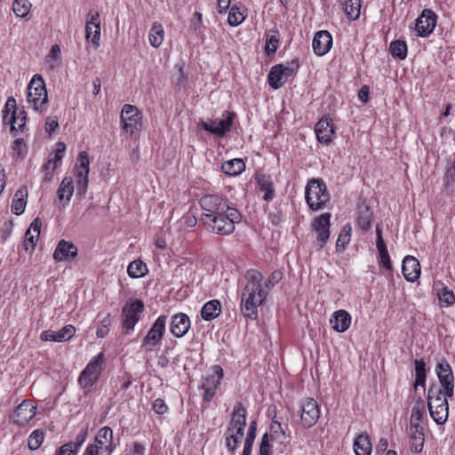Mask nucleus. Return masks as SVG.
<instances>
[{"instance_id": "nucleus-1", "label": "nucleus", "mask_w": 455, "mask_h": 455, "mask_svg": "<svg viewBox=\"0 0 455 455\" xmlns=\"http://www.w3.org/2000/svg\"><path fill=\"white\" fill-rule=\"evenodd\" d=\"M247 280L241 299V310L244 316L255 319L258 307L265 300L270 289L269 279L263 281V275L255 269H250L244 275Z\"/></svg>"}, {"instance_id": "nucleus-5", "label": "nucleus", "mask_w": 455, "mask_h": 455, "mask_svg": "<svg viewBox=\"0 0 455 455\" xmlns=\"http://www.w3.org/2000/svg\"><path fill=\"white\" fill-rule=\"evenodd\" d=\"M299 68L298 60H293L287 64H278L272 67L267 81L273 89L281 88L290 78L293 77Z\"/></svg>"}, {"instance_id": "nucleus-31", "label": "nucleus", "mask_w": 455, "mask_h": 455, "mask_svg": "<svg viewBox=\"0 0 455 455\" xmlns=\"http://www.w3.org/2000/svg\"><path fill=\"white\" fill-rule=\"evenodd\" d=\"M354 451L355 455H371L372 446L370 437L366 433L359 435L355 439Z\"/></svg>"}, {"instance_id": "nucleus-26", "label": "nucleus", "mask_w": 455, "mask_h": 455, "mask_svg": "<svg viewBox=\"0 0 455 455\" xmlns=\"http://www.w3.org/2000/svg\"><path fill=\"white\" fill-rule=\"evenodd\" d=\"M190 328L189 317L184 313H179L172 316L171 332L177 338L183 337Z\"/></svg>"}, {"instance_id": "nucleus-44", "label": "nucleus", "mask_w": 455, "mask_h": 455, "mask_svg": "<svg viewBox=\"0 0 455 455\" xmlns=\"http://www.w3.org/2000/svg\"><path fill=\"white\" fill-rule=\"evenodd\" d=\"M390 52L393 57L404 60L407 56V44L404 41L395 40L390 44Z\"/></svg>"}, {"instance_id": "nucleus-28", "label": "nucleus", "mask_w": 455, "mask_h": 455, "mask_svg": "<svg viewBox=\"0 0 455 455\" xmlns=\"http://www.w3.org/2000/svg\"><path fill=\"white\" fill-rule=\"evenodd\" d=\"M410 439L411 450L415 453H419L422 451L424 444V433L423 427L420 426H410Z\"/></svg>"}, {"instance_id": "nucleus-62", "label": "nucleus", "mask_w": 455, "mask_h": 455, "mask_svg": "<svg viewBox=\"0 0 455 455\" xmlns=\"http://www.w3.org/2000/svg\"><path fill=\"white\" fill-rule=\"evenodd\" d=\"M379 253V262L382 264L387 269L390 270L392 268L391 259L388 254V251H381Z\"/></svg>"}, {"instance_id": "nucleus-20", "label": "nucleus", "mask_w": 455, "mask_h": 455, "mask_svg": "<svg viewBox=\"0 0 455 455\" xmlns=\"http://www.w3.org/2000/svg\"><path fill=\"white\" fill-rule=\"evenodd\" d=\"M36 415V407L29 400H24L11 416L13 422L19 426H24Z\"/></svg>"}, {"instance_id": "nucleus-53", "label": "nucleus", "mask_w": 455, "mask_h": 455, "mask_svg": "<svg viewBox=\"0 0 455 455\" xmlns=\"http://www.w3.org/2000/svg\"><path fill=\"white\" fill-rule=\"evenodd\" d=\"M439 299L446 306H451L455 302V296L451 291L445 287L439 292Z\"/></svg>"}, {"instance_id": "nucleus-24", "label": "nucleus", "mask_w": 455, "mask_h": 455, "mask_svg": "<svg viewBox=\"0 0 455 455\" xmlns=\"http://www.w3.org/2000/svg\"><path fill=\"white\" fill-rule=\"evenodd\" d=\"M402 272L404 278L409 282H415L420 275V265L413 256H406L403 260Z\"/></svg>"}, {"instance_id": "nucleus-34", "label": "nucleus", "mask_w": 455, "mask_h": 455, "mask_svg": "<svg viewBox=\"0 0 455 455\" xmlns=\"http://www.w3.org/2000/svg\"><path fill=\"white\" fill-rule=\"evenodd\" d=\"M259 190L264 193L263 199L269 202L274 198L275 188L269 176L262 175L258 179Z\"/></svg>"}, {"instance_id": "nucleus-30", "label": "nucleus", "mask_w": 455, "mask_h": 455, "mask_svg": "<svg viewBox=\"0 0 455 455\" xmlns=\"http://www.w3.org/2000/svg\"><path fill=\"white\" fill-rule=\"evenodd\" d=\"M221 305L220 300L212 299L206 302L201 310V315L205 321H212L220 315Z\"/></svg>"}, {"instance_id": "nucleus-42", "label": "nucleus", "mask_w": 455, "mask_h": 455, "mask_svg": "<svg viewBox=\"0 0 455 455\" xmlns=\"http://www.w3.org/2000/svg\"><path fill=\"white\" fill-rule=\"evenodd\" d=\"M32 4L28 0H14L12 11L17 17L25 18L31 10Z\"/></svg>"}, {"instance_id": "nucleus-13", "label": "nucleus", "mask_w": 455, "mask_h": 455, "mask_svg": "<svg viewBox=\"0 0 455 455\" xmlns=\"http://www.w3.org/2000/svg\"><path fill=\"white\" fill-rule=\"evenodd\" d=\"M435 372L443 389L445 396L452 397L454 394V375L450 363L442 358L436 364Z\"/></svg>"}, {"instance_id": "nucleus-12", "label": "nucleus", "mask_w": 455, "mask_h": 455, "mask_svg": "<svg viewBox=\"0 0 455 455\" xmlns=\"http://www.w3.org/2000/svg\"><path fill=\"white\" fill-rule=\"evenodd\" d=\"M166 316L160 315L142 340L141 348L152 351L162 340L165 332Z\"/></svg>"}, {"instance_id": "nucleus-63", "label": "nucleus", "mask_w": 455, "mask_h": 455, "mask_svg": "<svg viewBox=\"0 0 455 455\" xmlns=\"http://www.w3.org/2000/svg\"><path fill=\"white\" fill-rule=\"evenodd\" d=\"M71 444L61 445L54 453V455H76V450H71Z\"/></svg>"}, {"instance_id": "nucleus-9", "label": "nucleus", "mask_w": 455, "mask_h": 455, "mask_svg": "<svg viewBox=\"0 0 455 455\" xmlns=\"http://www.w3.org/2000/svg\"><path fill=\"white\" fill-rule=\"evenodd\" d=\"M235 116V114L234 112L226 110L222 113L221 119L202 120L200 125L204 131L213 135L222 137L230 131Z\"/></svg>"}, {"instance_id": "nucleus-46", "label": "nucleus", "mask_w": 455, "mask_h": 455, "mask_svg": "<svg viewBox=\"0 0 455 455\" xmlns=\"http://www.w3.org/2000/svg\"><path fill=\"white\" fill-rule=\"evenodd\" d=\"M425 405L422 400L417 403L411 410V419H410V426H419L420 421L422 420L423 415L425 414Z\"/></svg>"}, {"instance_id": "nucleus-40", "label": "nucleus", "mask_w": 455, "mask_h": 455, "mask_svg": "<svg viewBox=\"0 0 455 455\" xmlns=\"http://www.w3.org/2000/svg\"><path fill=\"white\" fill-rule=\"evenodd\" d=\"M342 4L347 19L351 20L358 19L361 11V0H343Z\"/></svg>"}, {"instance_id": "nucleus-10", "label": "nucleus", "mask_w": 455, "mask_h": 455, "mask_svg": "<svg viewBox=\"0 0 455 455\" xmlns=\"http://www.w3.org/2000/svg\"><path fill=\"white\" fill-rule=\"evenodd\" d=\"M3 121L4 124H11L12 132H22L26 125V113L23 110L17 112L16 100L13 97H9L6 101Z\"/></svg>"}, {"instance_id": "nucleus-60", "label": "nucleus", "mask_w": 455, "mask_h": 455, "mask_svg": "<svg viewBox=\"0 0 455 455\" xmlns=\"http://www.w3.org/2000/svg\"><path fill=\"white\" fill-rule=\"evenodd\" d=\"M376 235H377L376 245H377L379 252L387 251V245L382 237V230L379 226L376 228Z\"/></svg>"}, {"instance_id": "nucleus-19", "label": "nucleus", "mask_w": 455, "mask_h": 455, "mask_svg": "<svg viewBox=\"0 0 455 455\" xmlns=\"http://www.w3.org/2000/svg\"><path fill=\"white\" fill-rule=\"evenodd\" d=\"M200 205L205 212L204 214H220L227 211V203L217 195H206L200 200Z\"/></svg>"}, {"instance_id": "nucleus-21", "label": "nucleus", "mask_w": 455, "mask_h": 455, "mask_svg": "<svg viewBox=\"0 0 455 455\" xmlns=\"http://www.w3.org/2000/svg\"><path fill=\"white\" fill-rule=\"evenodd\" d=\"M86 39L88 41H92L94 44H99V40L100 36V14L96 11L91 10L88 13L87 20H86Z\"/></svg>"}, {"instance_id": "nucleus-23", "label": "nucleus", "mask_w": 455, "mask_h": 455, "mask_svg": "<svg viewBox=\"0 0 455 455\" xmlns=\"http://www.w3.org/2000/svg\"><path fill=\"white\" fill-rule=\"evenodd\" d=\"M313 51L317 56L325 55L332 46L331 35L327 30H321L315 33L313 38Z\"/></svg>"}, {"instance_id": "nucleus-4", "label": "nucleus", "mask_w": 455, "mask_h": 455, "mask_svg": "<svg viewBox=\"0 0 455 455\" xmlns=\"http://www.w3.org/2000/svg\"><path fill=\"white\" fill-rule=\"evenodd\" d=\"M28 101L36 111L44 112L48 108L45 83L40 75H35L28 86Z\"/></svg>"}, {"instance_id": "nucleus-36", "label": "nucleus", "mask_w": 455, "mask_h": 455, "mask_svg": "<svg viewBox=\"0 0 455 455\" xmlns=\"http://www.w3.org/2000/svg\"><path fill=\"white\" fill-rule=\"evenodd\" d=\"M74 193L73 180L69 177H65L57 191L58 200H66L67 203L70 201V198Z\"/></svg>"}, {"instance_id": "nucleus-54", "label": "nucleus", "mask_w": 455, "mask_h": 455, "mask_svg": "<svg viewBox=\"0 0 455 455\" xmlns=\"http://www.w3.org/2000/svg\"><path fill=\"white\" fill-rule=\"evenodd\" d=\"M76 332V329L73 325H66L60 331H58L59 339L60 342L70 339Z\"/></svg>"}, {"instance_id": "nucleus-51", "label": "nucleus", "mask_w": 455, "mask_h": 455, "mask_svg": "<svg viewBox=\"0 0 455 455\" xmlns=\"http://www.w3.org/2000/svg\"><path fill=\"white\" fill-rule=\"evenodd\" d=\"M223 215L224 217H228L227 220L231 221L232 226H235V223L240 222L242 219L240 212L236 209L229 207L228 204L227 211L223 212Z\"/></svg>"}, {"instance_id": "nucleus-25", "label": "nucleus", "mask_w": 455, "mask_h": 455, "mask_svg": "<svg viewBox=\"0 0 455 455\" xmlns=\"http://www.w3.org/2000/svg\"><path fill=\"white\" fill-rule=\"evenodd\" d=\"M76 255L77 248L73 243L60 240L54 251L53 259L56 261H63L74 259Z\"/></svg>"}, {"instance_id": "nucleus-3", "label": "nucleus", "mask_w": 455, "mask_h": 455, "mask_svg": "<svg viewBox=\"0 0 455 455\" xmlns=\"http://www.w3.org/2000/svg\"><path fill=\"white\" fill-rule=\"evenodd\" d=\"M305 197L311 210L323 209L330 200V194L323 180L320 179L310 180L306 187Z\"/></svg>"}, {"instance_id": "nucleus-27", "label": "nucleus", "mask_w": 455, "mask_h": 455, "mask_svg": "<svg viewBox=\"0 0 455 455\" xmlns=\"http://www.w3.org/2000/svg\"><path fill=\"white\" fill-rule=\"evenodd\" d=\"M330 323L333 330L344 332L351 324V316L346 310H338L331 317Z\"/></svg>"}, {"instance_id": "nucleus-45", "label": "nucleus", "mask_w": 455, "mask_h": 455, "mask_svg": "<svg viewBox=\"0 0 455 455\" xmlns=\"http://www.w3.org/2000/svg\"><path fill=\"white\" fill-rule=\"evenodd\" d=\"M350 237H351V227H350V225L347 224L342 228V229L338 236V239L336 242V248H337L338 251L345 250L346 246L350 242Z\"/></svg>"}, {"instance_id": "nucleus-48", "label": "nucleus", "mask_w": 455, "mask_h": 455, "mask_svg": "<svg viewBox=\"0 0 455 455\" xmlns=\"http://www.w3.org/2000/svg\"><path fill=\"white\" fill-rule=\"evenodd\" d=\"M244 20L243 13L237 6H233L228 13V21L230 26L235 27L240 25Z\"/></svg>"}, {"instance_id": "nucleus-57", "label": "nucleus", "mask_w": 455, "mask_h": 455, "mask_svg": "<svg viewBox=\"0 0 455 455\" xmlns=\"http://www.w3.org/2000/svg\"><path fill=\"white\" fill-rule=\"evenodd\" d=\"M259 454L260 455H271L270 445H269V436L267 434H265L262 436L260 446H259Z\"/></svg>"}, {"instance_id": "nucleus-8", "label": "nucleus", "mask_w": 455, "mask_h": 455, "mask_svg": "<svg viewBox=\"0 0 455 455\" xmlns=\"http://www.w3.org/2000/svg\"><path fill=\"white\" fill-rule=\"evenodd\" d=\"M144 310V304L140 299H135L125 304L122 310V324L125 334H129L140 319Z\"/></svg>"}, {"instance_id": "nucleus-52", "label": "nucleus", "mask_w": 455, "mask_h": 455, "mask_svg": "<svg viewBox=\"0 0 455 455\" xmlns=\"http://www.w3.org/2000/svg\"><path fill=\"white\" fill-rule=\"evenodd\" d=\"M56 147L57 148L54 151V156L52 159V165L57 168L59 163H60L62 158L64 157L65 151H66V145L63 142H58L56 144Z\"/></svg>"}, {"instance_id": "nucleus-33", "label": "nucleus", "mask_w": 455, "mask_h": 455, "mask_svg": "<svg viewBox=\"0 0 455 455\" xmlns=\"http://www.w3.org/2000/svg\"><path fill=\"white\" fill-rule=\"evenodd\" d=\"M447 397L444 395L443 388L436 384H432L427 392V406L447 403Z\"/></svg>"}, {"instance_id": "nucleus-58", "label": "nucleus", "mask_w": 455, "mask_h": 455, "mask_svg": "<svg viewBox=\"0 0 455 455\" xmlns=\"http://www.w3.org/2000/svg\"><path fill=\"white\" fill-rule=\"evenodd\" d=\"M153 410L156 413L162 415L167 411L168 407L163 399L157 398L153 403Z\"/></svg>"}, {"instance_id": "nucleus-55", "label": "nucleus", "mask_w": 455, "mask_h": 455, "mask_svg": "<svg viewBox=\"0 0 455 455\" xmlns=\"http://www.w3.org/2000/svg\"><path fill=\"white\" fill-rule=\"evenodd\" d=\"M111 323L110 315L108 314L100 322V326L97 329V336L99 338H104L109 331V325Z\"/></svg>"}, {"instance_id": "nucleus-41", "label": "nucleus", "mask_w": 455, "mask_h": 455, "mask_svg": "<svg viewBox=\"0 0 455 455\" xmlns=\"http://www.w3.org/2000/svg\"><path fill=\"white\" fill-rule=\"evenodd\" d=\"M127 272L128 275L132 278L141 277L147 272V266L143 261L136 259L129 264Z\"/></svg>"}, {"instance_id": "nucleus-61", "label": "nucleus", "mask_w": 455, "mask_h": 455, "mask_svg": "<svg viewBox=\"0 0 455 455\" xmlns=\"http://www.w3.org/2000/svg\"><path fill=\"white\" fill-rule=\"evenodd\" d=\"M41 339L45 341H55L60 342L59 339L58 332H55L52 330L44 331L41 333Z\"/></svg>"}, {"instance_id": "nucleus-35", "label": "nucleus", "mask_w": 455, "mask_h": 455, "mask_svg": "<svg viewBox=\"0 0 455 455\" xmlns=\"http://www.w3.org/2000/svg\"><path fill=\"white\" fill-rule=\"evenodd\" d=\"M221 169L224 173L235 176L245 169V164L240 158H235L222 164Z\"/></svg>"}, {"instance_id": "nucleus-7", "label": "nucleus", "mask_w": 455, "mask_h": 455, "mask_svg": "<svg viewBox=\"0 0 455 455\" xmlns=\"http://www.w3.org/2000/svg\"><path fill=\"white\" fill-rule=\"evenodd\" d=\"M103 363V354L100 353L94 356L84 371L81 372L78 383L86 392L97 382L101 372V364Z\"/></svg>"}, {"instance_id": "nucleus-64", "label": "nucleus", "mask_w": 455, "mask_h": 455, "mask_svg": "<svg viewBox=\"0 0 455 455\" xmlns=\"http://www.w3.org/2000/svg\"><path fill=\"white\" fill-rule=\"evenodd\" d=\"M58 127H59V123L56 120H54L51 117L46 118L45 130L49 133V135H51L53 132H55V130Z\"/></svg>"}, {"instance_id": "nucleus-49", "label": "nucleus", "mask_w": 455, "mask_h": 455, "mask_svg": "<svg viewBox=\"0 0 455 455\" xmlns=\"http://www.w3.org/2000/svg\"><path fill=\"white\" fill-rule=\"evenodd\" d=\"M113 438V431L109 427H104L100 429L97 436L96 442L103 448V445L110 443Z\"/></svg>"}, {"instance_id": "nucleus-22", "label": "nucleus", "mask_w": 455, "mask_h": 455, "mask_svg": "<svg viewBox=\"0 0 455 455\" xmlns=\"http://www.w3.org/2000/svg\"><path fill=\"white\" fill-rule=\"evenodd\" d=\"M315 132L317 140L326 145H329L332 141V136L335 133L331 120L327 116H323L317 122Z\"/></svg>"}, {"instance_id": "nucleus-11", "label": "nucleus", "mask_w": 455, "mask_h": 455, "mask_svg": "<svg viewBox=\"0 0 455 455\" xmlns=\"http://www.w3.org/2000/svg\"><path fill=\"white\" fill-rule=\"evenodd\" d=\"M227 219L228 217H224L223 213L201 215V220L204 227L208 230L221 235H228L235 230V226H232L231 221Z\"/></svg>"}, {"instance_id": "nucleus-29", "label": "nucleus", "mask_w": 455, "mask_h": 455, "mask_svg": "<svg viewBox=\"0 0 455 455\" xmlns=\"http://www.w3.org/2000/svg\"><path fill=\"white\" fill-rule=\"evenodd\" d=\"M60 47L59 44H53L44 60V67L47 71L52 72L60 67Z\"/></svg>"}, {"instance_id": "nucleus-2", "label": "nucleus", "mask_w": 455, "mask_h": 455, "mask_svg": "<svg viewBox=\"0 0 455 455\" xmlns=\"http://www.w3.org/2000/svg\"><path fill=\"white\" fill-rule=\"evenodd\" d=\"M246 409L238 403L233 409L231 419L226 433V446L229 451H234L244 435L246 427Z\"/></svg>"}, {"instance_id": "nucleus-38", "label": "nucleus", "mask_w": 455, "mask_h": 455, "mask_svg": "<svg viewBox=\"0 0 455 455\" xmlns=\"http://www.w3.org/2000/svg\"><path fill=\"white\" fill-rule=\"evenodd\" d=\"M164 31L162 24L155 22L149 31L148 38L150 44L157 48L164 41Z\"/></svg>"}, {"instance_id": "nucleus-15", "label": "nucleus", "mask_w": 455, "mask_h": 455, "mask_svg": "<svg viewBox=\"0 0 455 455\" xmlns=\"http://www.w3.org/2000/svg\"><path fill=\"white\" fill-rule=\"evenodd\" d=\"M222 377L223 369L220 365H214L212 368V373L204 378L201 388L204 390L205 402L210 403L212 400Z\"/></svg>"}, {"instance_id": "nucleus-17", "label": "nucleus", "mask_w": 455, "mask_h": 455, "mask_svg": "<svg viewBox=\"0 0 455 455\" xmlns=\"http://www.w3.org/2000/svg\"><path fill=\"white\" fill-rule=\"evenodd\" d=\"M320 417V410L316 401L313 398L306 399L301 404L300 420L306 428L312 427Z\"/></svg>"}, {"instance_id": "nucleus-6", "label": "nucleus", "mask_w": 455, "mask_h": 455, "mask_svg": "<svg viewBox=\"0 0 455 455\" xmlns=\"http://www.w3.org/2000/svg\"><path fill=\"white\" fill-rule=\"evenodd\" d=\"M123 130L130 135L139 133L142 130V116L139 108L131 104H124L120 114Z\"/></svg>"}, {"instance_id": "nucleus-47", "label": "nucleus", "mask_w": 455, "mask_h": 455, "mask_svg": "<svg viewBox=\"0 0 455 455\" xmlns=\"http://www.w3.org/2000/svg\"><path fill=\"white\" fill-rule=\"evenodd\" d=\"M270 437L272 441L283 443L286 439L285 431L283 429L281 423L273 421L270 426Z\"/></svg>"}, {"instance_id": "nucleus-50", "label": "nucleus", "mask_w": 455, "mask_h": 455, "mask_svg": "<svg viewBox=\"0 0 455 455\" xmlns=\"http://www.w3.org/2000/svg\"><path fill=\"white\" fill-rule=\"evenodd\" d=\"M55 170H56V167L52 165V157H50L43 166V172H44L43 181L44 182L52 181Z\"/></svg>"}, {"instance_id": "nucleus-14", "label": "nucleus", "mask_w": 455, "mask_h": 455, "mask_svg": "<svg viewBox=\"0 0 455 455\" xmlns=\"http://www.w3.org/2000/svg\"><path fill=\"white\" fill-rule=\"evenodd\" d=\"M90 158L85 151L79 153L76 164L77 191L85 194L88 187V174L90 172Z\"/></svg>"}, {"instance_id": "nucleus-18", "label": "nucleus", "mask_w": 455, "mask_h": 455, "mask_svg": "<svg viewBox=\"0 0 455 455\" xmlns=\"http://www.w3.org/2000/svg\"><path fill=\"white\" fill-rule=\"evenodd\" d=\"M436 25L435 13L428 9L424 10L416 20L415 30L417 36L425 37L430 35Z\"/></svg>"}, {"instance_id": "nucleus-39", "label": "nucleus", "mask_w": 455, "mask_h": 455, "mask_svg": "<svg viewBox=\"0 0 455 455\" xmlns=\"http://www.w3.org/2000/svg\"><path fill=\"white\" fill-rule=\"evenodd\" d=\"M373 218L372 212L369 206H362L358 210L357 224L363 230H368Z\"/></svg>"}, {"instance_id": "nucleus-43", "label": "nucleus", "mask_w": 455, "mask_h": 455, "mask_svg": "<svg viewBox=\"0 0 455 455\" xmlns=\"http://www.w3.org/2000/svg\"><path fill=\"white\" fill-rule=\"evenodd\" d=\"M45 433L42 429L34 430L28 438V446L31 451L37 450L44 440Z\"/></svg>"}, {"instance_id": "nucleus-59", "label": "nucleus", "mask_w": 455, "mask_h": 455, "mask_svg": "<svg viewBox=\"0 0 455 455\" xmlns=\"http://www.w3.org/2000/svg\"><path fill=\"white\" fill-rule=\"evenodd\" d=\"M26 206V201H21L19 199H12V212L16 215H20L23 213Z\"/></svg>"}, {"instance_id": "nucleus-37", "label": "nucleus", "mask_w": 455, "mask_h": 455, "mask_svg": "<svg viewBox=\"0 0 455 455\" xmlns=\"http://www.w3.org/2000/svg\"><path fill=\"white\" fill-rule=\"evenodd\" d=\"M279 46V32L274 28L266 33V45L265 50L267 54H273L276 52Z\"/></svg>"}, {"instance_id": "nucleus-16", "label": "nucleus", "mask_w": 455, "mask_h": 455, "mask_svg": "<svg viewBox=\"0 0 455 455\" xmlns=\"http://www.w3.org/2000/svg\"><path fill=\"white\" fill-rule=\"evenodd\" d=\"M331 213L325 212L314 219L312 229L316 233L317 245L322 249L330 237Z\"/></svg>"}, {"instance_id": "nucleus-32", "label": "nucleus", "mask_w": 455, "mask_h": 455, "mask_svg": "<svg viewBox=\"0 0 455 455\" xmlns=\"http://www.w3.org/2000/svg\"><path fill=\"white\" fill-rule=\"evenodd\" d=\"M427 407L430 416L438 425H443L447 421L449 412L448 402Z\"/></svg>"}, {"instance_id": "nucleus-56", "label": "nucleus", "mask_w": 455, "mask_h": 455, "mask_svg": "<svg viewBox=\"0 0 455 455\" xmlns=\"http://www.w3.org/2000/svg\"><path fill=\"white\" fill-rule=\"evenodd\" d=\"M86 435H87V429H83L76 437V441L75 442H69V443H67L66 444H71V450H76V453L77 454L80 447L82 446V444L84 443L85 441V438H86Z\"/></svg>"}]
</instances>
